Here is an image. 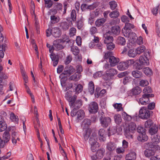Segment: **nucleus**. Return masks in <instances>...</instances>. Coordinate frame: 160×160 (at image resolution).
I'll return each instance as SVG.
<instances>
[{
  "mask_svg": "<svg viewBox=\"0 0 160 160\" xmlns=\"http://www.w3.org/2000/svg\"><path fill=\"white\" fill-rule=\"evenodd\" d=\"M137 54L134 49H131L129 50L128 52V55L130 57L134 58L137 55Z\"/></svg>",
  "mask_w": 160,
  "mask_h": 160,
  "instance_id": "obj_31",
  "label": "nucleus"
},
{
  "mask_svg": "<svg viewBox=\"0 0 160 160\" xmlns=\"http://www.w3.org/2000/svg\"><path fill=\"white\" fill-rule=\"evenodd\" d=\"M119 15V12L117 11H114L110 12L109 16L112 18H115L118 17Z\"/></svg>",
  "mask_w": 160,
  "mask_h": 160,
  "instance_id": "obj_49",
  "label": "nucleus"
},
{
  "mask_svg": "<svg viewBox=\"0 0 160 160\" xmlns=\"http://www.w3.org/2000/svg\"><path fill=\"white\" fill-rule=\"evenodd\" d=\"M118 129H119L120 131H121L122 130V129L119 127H117V128L115 127H113L109 128L108 129L109 132L108 133V136H110V135H113L115 133L117 132H118Z\"/></svg>",
  "mask_w": 160,
  "mask_h": 160,
  "instance_id": "obj_22",
  "label": "nucleus"
},
{
  "mask_svg": "<svg viewBox=\"0 0 160 160\" xmlns=\"http://www.w3.org/2000/svg\"><path fill=\"white\" fill-rule=\"evenodd\" d=\"M50 22L52 24H55L58 22L60 20L59 17L57 16L52 15L50 17Z\"/></svg>",
  "mask_w": 160,
  "mask_h": 160,
  "instance_id": "obj_29",
  "label": "nucleus"
},
{
  "mask_svg": "<svg viewBox=\"0 0 160 160\" xmlns=\"http://www.w3.org/2000/svg\"><path fill=\"white\" fill-rule=\"evenodd\" d=\"M158 127L156 126H153L149 129V132L152 135L157 133L158 131Z\"/></svg>",
  "mask_w": 160,
  "mask_h": 160,
  "instance_id": "obj_40",
  "label": "nucleus"
},
{
  "mask_svg": "<svg viewBox=\"0 0 160 160\" xmlns=\"http://www.w3.org/2000/svg\"><path fill=\"white\" fill-rule=\"evenodd\" d=\"M75 71V68L73 66L68 65L65 67L62 74L64 75H70L74 72Z\"/></svg>",
  "mask_w": 160,
  "mask_h": 160,
  "instance_id": "obj_12",
  "label": "nucleus"
},
{
  "mask_svg": "<svg viewBox=\"0 0 160 160\" xmlns=\"http://www.w3.org/2000/svg\"><path fill=\"white\" fill-rule=\"evenodd\" d=\"M77 25L78 29H80L83 26V23L82 19H80L77 22Z\"/></svg>",
  "mask_w": 160,
  "mask_h": 160,
  "instance_id": "obj_63",
  "label": "nucleus"
},
{
  "mask_svg": "<svg viewBox=\"0 0 160 160\" xmlns=\"http://www.w3.org/2000/svg\"><path fill=\"white\" fill-rule=\"evenodd\" d=\"M116 145L113 142H110L107 144V149L109 152H112L115 149Z\"/></svg>",
  "mask_w": 160,
  "mask_h": 160,
  "instance_id": "obj_21",
  "label": "nucleus"
},
{
  "mask_svg": "<svg viewBox=\"0 0 160 160\" xmlns=\"http://www.w3.org/2000/svg\"><path fill=\"white\" fill-rule=\"evenodd\" d=\"M142 91L141 88L138 87H136L132 90V92L134 95H137L140 94Z\"/></svg>",
  "mask_w": 160,
  "mask_h": 160,
  "instance_id": "obj_37",
  "label": "nucleus"
},
{
  "mask_svg": "<svg viewBox=\"0 0 160 160\" xmlns=\"http://www.w3.org/2000/svg\"><path fill=\"white\" fill-rule=\"evenodd\" d=\"M136 154L134 152H131L126 155V160H134L136 158Z\"/></svg>",
  "mask_w": 160,
  "mask_h": 160,
  "instance_id": "obj_19",
  "label": "nucleus"
},
{
  "mask_svg": "<svg viewBox=\"0 0 160 160\" xmlns=\"http://www.w3.org/2000/svg\"><path fill=\"white\" fill-rule=\"evenodd\" d=\"M67 80V78L65 77H63L61 79V84L63 88H64L66 86V81Z\"/></svg>",
  "mask_w": 160,
  "mask_h": 160,
  "instance_id": "obj_62",
  "label": "nucleus"
},
{
  "mask_svg": "<svg viewBox=\"0 0 160 160\" xmlns=\"http://www.w3.org/2000/svg\"><path fill=\"white\" fill-rule=\"evenodd\" d=\"M136 126L135 123L130 122L126 127L125 131L126 137L128 138H132V134L135 131Z\"/></svg>",
  "mask_w": 160,
  "mask_h": 160,
  "instance_id": "obj_1",
  "label": "nucleus"
},
{
  "mask_svg": "<svg viewBox=\"0 0 160 160\" xmlns=\"http://www.w3.org/2000/svg\"><path fill=\"white\" fill-rule=\"evenodd\" d=\"M104 54L103 56V58L104 59H108L109 60L111 56H112L113 53V52H104Z\"/></svg>",
  "mask_w": 160,
  "mask_h": 160,
  "instance_id": "obj_47",
  "label": "nucleus"
},
{
  "mask_svg": "<svg viewBox=\"0 0 160 160\" xmlns=\"http://www.w3.org/2000/svg\"><path fill=\"white\" fill-rule=\"evenodd\" d=\"M137 138L138 141L142 142L146 141L148 139V137L146 135L145 132L139 134Z\"/></svg>",
  "mask_w": 160,
  "mask_h": 160,
  "instance_id": "obj_23",
  "label": "nucleus"
},
{
  "mask_svg": "<svg viewBox=\"0 0 160 160\" xmlns=\"http://www.w3.org/2000/svg\"><path fill=\"white\" fill-rule=\"evenodd\" d=\"M143 71L145 74L147 75H151L152 73V70L148 67L143 68Z\"/></svg>",
  "mask_w": 160,
  "mask_h": 160,
  "instance_id": "obj_46",
  "label": "nucleus"
},
{
  "mask_svg": "<svg viewBox=\"0 0 160 160\" xmlns=\"http://www.w3.org/2000/svg\"><path fill=\"white\" fill-rule=\"evenodd\" d=\"M83 88V86L80 84H77L75 83H71L68 84L65 91H66L71 88H72L73 91L75 92L76 94H78L82 92Z\"/></svg>",
  "mask_w": 160,
  "mask_h": 160,
  "instance_id": "obj_2",
  "label": "nucleus"
},
{
  "mask_svg": "<svg viewBox=\"0 0 160 160\" xmlns=\"http://www.w3.org/2000/svg\"><path fill=\"white\" fill-rule=\"evenodd\" d=\"M135 50L137 54L139 55L144 51L146 50V48L144 46L142 45L138 47Z\"/></svg>",
  "mask_w": 160,
  "mask_h": 160,
  "instance_id": "obj_42",
  "label": "nucleus"
},
{
  "mask_svg": "<svg viewBox=\"0 0 160 160\" xmlns=\"http://www.w3.org/2000/svg\"><path fill=\"white\" fill-rule=\"evenodd\" d=\"M134 63L133 59L129 60L125 62H120L117 66L118 69L120 71H123L127 69L129 66L131 65Z\"/></svg>",
  "mask_w": 160,
  "mask_h": 160,
  "instance_id": "obj_3",
  "label": "nucleus"
},
{
  "mask_svg": "<svg viewBox=\"0 0 160 160\" xmlns=\"http://www.w3.org/2000/svg\"><path fill=\"white\" fill-rule=\"evenodd\" d=\"M60 27L62 30L65 31L68 30L69 24L66 22H63L60 23Z\"/></svg>",
  "mask_w": 160,
  "mask_h": 160,
  "instance_id": "obj_24",
  "label": "nucleus"
},
{
  "mask_svg": "<svg viewBox=\"0 0 160 160\" xmlns=\"http://www.w3.org/2000/svg\"><path fill=\"white\" fill-rule=\"evenodd\" d=\"M99 12L98 9H96L94 11L92 12L91 14V17L89 18L90 20V19H92L94 18L97 17L99 15Z\"/></svg>",
  "mask_w": 160,
  "mask_h": 160,
  "instance_id": "obj_43",
  "label": "nucleus"
},
{
  "mask_svg": "<svg viewBox=\"0 0 160 160\" xmlns=\"http://www.w3.org/2000/svg\"><path fill=\"white\" fill-rule=\"evenodd\" d=\"M104 42L105 43L108 44L110 42H112L113 41V38L112 36H105L104 35Z\"/></svg>",
  "mask_w": 160,
  "mask_h": 160,
  "instance_id": "obj_36",
  "label": "nucleus"
},
{
  "mask_svg": "<svg viewBox=\"0 0 160 160\" xmlns=\"http://www.w3.org/2000/svg\"><path fill=\"white\" fill-rule=\"evenodd\" d=\"M122 116L125 121H129L132 119V117L124 112L122 113Z\"/></svg>",
  "mask_w": 160,
  "mask_h": 160,
  "instance_id": "obj_48",
  "label": "nucleus"
},
{
  "mask_svg": "<svg viewBox=\"0 0 160 160\" xmlns=\"http://www.w3.org/2000/svg\"><path fill=\"white\" fill-rule=\"evenodd\" d=\"M122 32L124 36L126 37L128 36L129 34L131 32V29H129L125 28H123L122 30Z\"/></svg>",
  "mask_w": 160,
  "mask_h": 160,
  "instance_id": "obj_52",
  "label": "nucleus"
},
{
  "mask_svg": "<svg viewBox=\"0 0 160 160\" xmlns=\"http://www.w3.org/2000/svg\"><path fill=\"white\" fill-rule=\"evenodd\" d=\"M117 43L118 44L122 45H124L126 44V40L124 38L119 37L117 39Z\"/></svg>",
  "mask_w": 160,
  "mask_h": 160,
  "instance_id": "obj_35",
  "label": "nucleus"
},
{
  "mask_svg": "<svg viewBox=\"0 0 160 160\" xmlns=\"http://www.w3.org/2000/svg\"><path fill=\"white\" fill-rule=\"evenodd\" d=\"M90 145L91 150L93 152H95L99 147V144L98 142Z\"/></svg>",
  "mask_w": 160,
  "mask_h": 160,
  "instance_id": "obj_51",
  "label": "nucleus"
},
{
  "mask_svg": "<svg viewBox=\"0 0 160 160\" xmlns=\"http://www.w3.org/2000/svg\"><path fill=\"white\" fill-rule=\"evenodd\" d=\"M98 134L99 138L100 141L104 142L105 141L106 134L104 129H100L98 131Z\"/></svg>",
  "mask_w": 160,
  "mask_h": 160,
  "instance_id": "obj_15",
  "label": "nucleus"
},
{
  "mask_svg": "<svg viewBox=\"0 0 160 160\" xmlns=\"http://www.w3.org/2000/svg\"><path fill=\"white\" fill-rule=\"evenodd\" d=\"M148 54L147 55L144 53V56H140L139 59L140 63H141L142 65H143L145 66H148L149 64V62L148 56H149L150 54L148 52Z\"/></svg>",
  "mask_w": 160,
  "mask_h": 160,
  "instance_id": "obj_9",
  "label": "nucleus"
},
{
  "mask_svg": "<svg viewBox=\"0 0 160 160\" xmlns=\"http://www.w3.org/2000/svg\"><path fill=\"white\" fill-rule=\"evenodd\" d=\"M82 105V102L81 100H78L75 102L74 105L72 107H74V109H78L80 108Z\"/></svg>",
  "mask_w": 160,
  "mask_h": 160,
  "instance_id": "obj_33",
  "label": "nucleus"
},
{
  "mask_svg": "<svg viewBox=\"0 0 160 160\" xmlns=\"http://www.w3.org/2000/svg\"><path fill=\"white\" fill-rule=\"evenodd\" d=\"M2 116H0V118L1 119L0 121V132L4 131L7 128L6 124L4 120L2 118Z\"/></svg>",
  "mask_w": 160,
  "mask_h": 160,
  "instance_id": "obj_25",
  "label": "nucleus"
},
{
  "mask_svg": "<svg viewBox=\"0 0 160 160\" xmlns=\"http://www.w3.org/2000/svg\"><path fill=\"white\" fill-rule=\"evenodd\" d=\"M135 68L138 70H140L142 69L143 67L145 66L143 65H142L141 63H137L135 64Z\"/></svg>",
  "mask_w": 160,
  "mask_h": 160,
  "instance_id": "obj_64",
  "label": "nucleus"
},
{
  "mask_svg": "<svg viewBox=\"0 0 160 160\" xmlns=\"http://www.w3.org/2000/svg\"><path fill=\"white\" fill-rule=\"evenodd\" d=\"M61 31L58 28H54L52 29V35L55 38L59 37L61 35Z\"/></svg>",
  "mask_w": 160,
  "mask_h": 160,
  "instance_id": "obj_14",
  "label": "nucleus"
},
{
  "mask_svg": "<svg viewBox=\"0 0 160 160\" xmlns=\"http://www.w3.org/2000/svg\"><path fill=\"white\" fill-rule=\"evenodd\" d=\"M81 74L79 72H77L72 75L69 78L70 80H72L75 81H78L80 78Z\"/></svg>",
  "mask_w": 160,
  "mask_h": 160,
  "instance_id": "obj_17",
  "label": "nucleus"
},
{
  "mask_svg": "<svg viewBox=\"0 0 160 160\" xmlns=\"http://www.w3.org/2000/svg\"><path fill=\"white\" fill-rule=\"evenodd\" d=\"M91 121L89 119H85L83 121L82 126L83 129H89L88 127L91 124Z\"/></svg>",
  "mask_w": 160,
  "mask_h": 160,
  "instance_id": "obj_20",
  "label": "nucleus"
},
{
  "mask_svg": "<svg viewBox=\"0 0 160 160\" xmlns=\"http://www.w3.org/2000/svg\"><path fill=\"white\" fill-rule=\"evenodd\" d=\"M139 85L142 87H144L148 85L149 83L148 81L146 80H142L140 81Z\"/></svg>",
  "mask_w": 160,
  "mask_h": 160,
  "instance_id": "obj_61",
  "label": "nucleus"
},
{
  "mask_svg": "<svg viewBox=\"0 0 160 160\" xmlns=\"http://www.w3.org/2000/svg\"><path fill=\"white\" fill-rule=\"evenodd\" d=\"M100 121L102 126L106 128L111 123V119L109 117L101 118Z\"/></svg>",
  "mask_w": 160,
  "mask_h": 160,
  "instance_id": "obj_11",
  "label": "nucleus"
},
{
  "mask_svg": "<svg viewBox=\"0 0 160 160\" xmlns=\"http://www.w3.org/2000/svg\"><path fill=\"white\" fill-rule=\"evenodd\" d=\"M132 75L136 78H140L142 77V72L138 70H133L132 72Z\"/></svg>",
  "mask_w": 160,
  "mask_h": 160,
  "instance_id": "obj_26",
  "label": "nucleus"
},
{
  "mask_svg": "<svg viewBox=\"0 0 160 160\" xmlns=\"http://www.w3.org/2000/svg\"><path fill=\"white\" fill-rule=\"evenodd\" d=\"M88 92L91 94H93L94 92V85L92 81L90 82L88 84Z\"/></svg>",
  "mask_w": 160,
  "mask_h": 160,
  "instance_id": "obj_27",
  "label": "nucleus"
},
{
  "mask_svg": "<svg viewBox=\"0 0 160 160\" xmlns=\"http://www.w3.org/2000/svg\"><path fill=\"white\" fill-rule=\"evenodd\" d=\"M105 149L103 148H101L98 150L95 155L91 156L92 160H98L102 158L104 155Z\"/></svg>",
  "mask_w": 160,
  "mask_h": 160,
  "instance_id": "obj_8",
  "label": "nucleus"
},
{
  "mask_svg": "<svg viewBox=\"0 0 160 160\" xmlns=\"http://www.w3.org/2000/svg\"><path fill=\"white\" fill-rule=\"evenodd\" d=\"M45 7L48 8H50L53 4V2L51 0H44Z\"/></svg>",
  "mask_w": 160,
  "mask_h": 160,
  "instance_id": "obj_55",
  "label": "nucleus"
},
{
  "mask_svg": "<svg viewBox=\"0 0 160 160\" xmlns=\"http://www.w3.org/2000/svg\"><path fill=\"white\" fill-rule=\"evenodd\" d=\"M76 30L74 27H72L69 30V35L70 37H73L76 35Z\"/></svg>",
  "mask_w": 160,
  "mask_h": 160,
  "instance_id": "obj_56",
  "label": "nucleus"
},
{
  "mask_svg": "<svg viewBox=\"0 0 160 160\" xmlns=\"http://www.w3.org/2000/svg\"><path fill=\"white\" fill-rule=\"evenodd\" d=\"M150 115V111L145 107H142L139 110V116L142 119H147L149 117Z\"/></svg>",
  "mask_w": 160,
  "mask_h": 160,
  "instance_id": "obj_7",
  "label": "nucleus"
},
{
  "mask_svg": "<svg viewBox=\"0 0 160 160\" xmlns=\"http://www.w3.org/2000/svg\"><path fill=\"white\" fill-rule=\"evenodd\" d=\"M152 92L151 88L149 86L145 87L143 90V92L144 94H148V93H151Z\"/></svg>",
  "mask_w": 160,
  "mask_h": 160,
  "instance_id": "obj_58",
  "label": "nucleus"
},
{
  "mask_svg": "<svg viewBox=\"0 0 160 160\" xmlns=\"http://www.w3.org/2000/svg\"><path fill=\"white\" fill-rule=\"evenodd\" d=\"M84 111L82 110H80L77 112V118L79 120L82 119L84 116Z\"/></svg>",
  "mask_w": 160,
  "mask_h": 160,
  "instance_id": "obj_32",
  "label": "nucleus"
},
{
  "mask_svg": "<svg viewBox=\"0 0 160 160\" xmlns=\"http://www.w3.org/2000/svg\"><path fill=\"white\" fill-rule=\"evenodd\" d=\"M86 129L85 133L84 135V138L85 140H87L90 135L91 130L90 129Z\"/></svg>",
  "mask_w": 160,
  "mask_h": 160,
  "instance_id": "obj_59",
  "label": "nucleus"
},
{
  "mask_svg": "<svg viewBox=\"0 0 160 160\" xmlns=\"http://www.w3.org/2000/svg\"><path fill=\"white\" fill-rule=\"evenodd\" d=\"M111 30L112 33L116 35L118 34L120 32V29L118 26H115L112 27Z\"/></svg>",
  "mask_w": 160,
  "mask_h": 160,
  "instance_id": "obj_30",
  "label": "nucleus"
},
{
  "mask_svg": "<svg viewBox=\"0 0 160 160\" xmlns=\"http://www.w3.org/2000/svg\"><path fill=\"white\" fill-rule=\"evenodd\" d=\"M110 8L113 10L117 7V4L116 2L114 1H112L110 2L109 3Z\"/></svg>",
  "mask_w": 160,
  "mask_h": 160,
  "instance_id": "obj_54",
  "label": "nucleus"
},
{
  "mask_svg": "<svg viewBox=\"0 0 160 160\" xmlns=\"http://www.w3.org/2000/svg\"><path fill=\"white\" fill-rule=\"evenodd\" d=\"M153 124V122L152 120L149 119L145 122L144 125L146 128H149Z\"/></svg>",
  "mask_w": 160,
  "mask_h": 160,
  "instance_id": "obj_57",
  "label": "nucleus"
},
{
  "mask_svg": "<svg viewBox=\"0 0 160 160\" xmlns=\"http://www.w3.org/2000/svg\"><path fill=\"white\" fill-rule=\"evenodd\" d=\"M88 110L90 113H95L97 112L98 110V104L95 102H91L89 105Z\"/></svg>",
  "mask_w": 160,
  "mask_h": 160,
  "instance_id": "obj_10",
  "label": "nucleus"
},
{
  "mask_svg": "<svg viewBox=\"0 0 160 160\" xmlns=\"http://www.w3.org/2000/svg\"><path fill=\"white\" fill-rule=\"evenodd\" d=\"M106 19L102 18L98 19L95 22V24L97 27H100L105 22Z\"/></svg>",
  "mask_w": 160,
  "mask_h": 160,
  "instance_id": "obj_34",
  "label": "nucleus"
},
{
  "mask_svg": "<svg viewBox=\"0 0 160 160\" xmlns=\"http://www.w3.org/2000/svg\"><path fill=\"white\" fill-rule=\"evenodd\" d=\"M107 44V49L108 50H112L115 48V45L112 42L109 43Z\"/></svg>",
  "mask_w": 160,
  "mask_h": 160,
  "instance_id": "obj_60",
  "label": "nucleus"
},
{
  "mask_svg": "<svg viewBox=\"0 0 160 160\" xmlns=\"http://www.w3.org/2000/svg\"><path fill=\"white\" fill-rule=\"evenodd\" d=\"M3 139L4 142L7 143L10 139V136L8 131H5L3 134Z\"/></svg>",
  "mask_w": 160,
  "mask_h": 160,
  "instance_id": "obj_28",
  "label": "nucleus"
},
{
  "mask_svg": "<svg viewBox=\"0 0 160 160\" xmlns=\"http://www.w3.org/2000/svg\"><path fill=\"white\" fill-rule=\"evenodd\" d=\"M76 12L74 9H73L71 13V18L73 22H75L76 20Z\"/></svg>",
  "mask_w": 160,
  "mask_h": 160,
  "instance_id": "obj_50",
  "label": "nucleus"
},
{
  "mask_svg": "<svg viewBox=\"0 0 160 160\" xmlns=\"http://www.w3.org/2000/svg\"><path fill=\"white\" fill-rule=\"evenodd\" d=\"M149 102V98H148L146 94L142 95V97L139 99V103L142 105H146Z\"/></svg>",
  "mask_w": 160,
  "mask_h": 160,
  "instance_id": "obj_16",
  "label": "nucleus"
},
{
  "mask_svg": "<svg viewBox=\"0 0 160 160\" xmlns=\"http://www.w3.org/2000/svg\"><path fill=\"white\" fill-rule=\"evenodd\" d=\"M118 73L117 71L114 68H111L106 70L103 76V79L106 81L109 80L112 77Z\"/></svg>",
  "mask_w": 160,
  "mask_h": 160,
  "instance_id": "obj_4",
  "label": "nucleus"
},
{
  "mask_svg": "<svg viewBox=\"0 0 160 160\" xmlns=\"http://www.w3.org/2000/svg\"><path fill=\"white\" fill-rule=\"evenodd\" d=\"M97 137L96 136L93 135L89 139V143L90 144H92L93 143H98L97 142Z\"/></svg>",
  "mask_w": 160,
  "mask_h": 160,
  "instance_id": "obj_44",
  "label": "nucleus"
},
{
  "mask_svg": "<svg viewBox=\"0 0 160 160\" xmlns=\"http://www.w3.org/2000/svg\"><path fill=\"white\" fill-rule=\"evenodd\" d=\"M155 151L153 148L147 149L144 152V154L147 157H150L154 155Z\"/></svg>",
  "mask_w": 160,
  "mask_h": 160,
  "instance_id": "obj_18",
  "label": "nucleus"
},
{
  "mask_svg": "<svg viewBox=\"0 0 160 160\" xmlns=\"http://www.w3.org/2000/svg\"><path fill=\"white\" fill-rule=\"evenodd\" d=\"M72 92L70 91L67 92L65 94V98L69 102V104L71 107H72L76 101L77 97L75 95L72 96Z\"/></svg>",
  "mask_w": 160,
  "mask_h": 160,
  "instance_id": "obj_6",
  "label": "nucleus"
},
{
  "mask_svg": "<svg viewBox=\"0 0 160 160\" xmlns=\"http://www.w3.org/2000/svg\"><path fill=\"white\" fill-rule=\"evenodd\" d=\"M71 51L75 55H78L79 52V50L78 47L74 46L71 47Z\"/></svg>",
  "mask_w": 160,
  "mask_h": 160,
  "instance_id": "obj_38",
  "label": "nucleus"
},
{
  "mask_svg": "<svg viewBox=\"0 0 160 160\" xmlns=\"http://www.w3.org/2000/svg\"><path fill=\"white\" fill-rule=\"evenodd\" d=\"M115 122L117 124H119L122 122V119L120 114H116L114 117Z\"/></svg>",
  "mask_w": 160,
  "mask_h": 160,
  "instance_id": "obj_41",
  "label": "nucleus"
},
{
  "mask_svg": "<svg viewBox=\"0 0 160 160\" xmlns=\"http://www.w3.org/2000/svg\"><path fill=\"white\" fill-rule=\"evenodd\" d=\"M70 42V40L68 38V37L67 36H64L62 40L58 39L56 41H54L53 42L54 46L55 48V49L56 51H58L61 50L63 48V46L61 44L59 43V42Z\"/></svg>",
  "mask_w": 160,
  "mask_h": 160,
  "instance_id": "obj_5",
  "label": "nucleus"
},
{
  "mask_svg": "<svg viewBox=\"0 0 160 160\" xmlns=\"http://www.w3.org/2000/svg\"><path fill=\"white\" fill-rule=\"evenodd\" d=\"M99 3L98 2H94L91 5H88L87 7V9L90 10H93L96 8L99 5Z\"/></svg>",
  "mask_w": 160,
  "mask_h": 160,
  "instance_id": "obj_45",
  "label": "nucleus"
},
{
  "mask_svg": "<svg viewBox=\"0 0 160 160\" xmlns=\"http://www.w3.org/2000/svg\"><path fill=\"white\" fill-rule=\"evenodd\" d=\"M122 105L121 103H116L113 105L114 108L117 109V111H119L123 110V108L122 107Z\"/></svg>",
  "mask_w": 160,
  "mask_h": 160,
  "instance_id": "obj_53",
  "label": "nucleus"
},
{
  "mask_svg": "<svg viewBox=\"0 0 160 160\" xmlns=\"http://www.w3.org/2000/svg\"><path fill=\"white\" fill-rule=\"evenodd\" d=\"M119 58L116 57L113 55L111 56L108 60L110 64L111 67H113L115 66L119 62Z\"/></svg>",
  "mask_w": 160,
  "mask_h": 160,
  "instance_id": "obj_13",
  "label": "nucleus"
},
{
  "mask_svg": "<svg viewBox=\"0 0 160 160\" xmlns=\"http://www.w3.org/2000/svg\"><path fill=\"white\" fill-rule=\"evenodd\" d=\"M10 119L12 121L18 123L19 118L18 116L15 115L13 113H11L10 114Z\"/></svg>",
  "mask_w": 160,
  "mask_h": 160,
  "instance_id": "obj_39",
  "label": "nucleus"
}]
</instances>
